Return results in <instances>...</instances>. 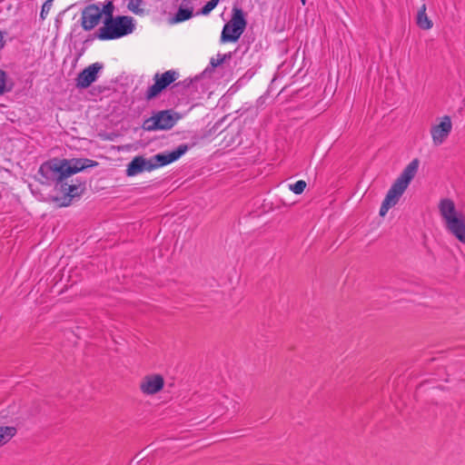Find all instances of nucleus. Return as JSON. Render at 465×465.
<instances>
[{
    "instance_id": "1",
    "label": "nucleus",
    "mask_w": 465,
    "mask_h": 465,
    "mask_svg": "<svg viewBox=\"0 0 465 465\" xmlns=\"http://www.w3.org/2000/svg\"><path fill=\"white\" fill-rule=\"evenodd\" d=\"M190 148L186 143L180 144L177 148L171 152H164L146 159L142 155H137L128 163L126 168L127 176H134L143 171H153L158 167H162L177 161Z\"/></svg>"
},
{
    "instance_id": "2",
    "label": "nucleus",
    "mask_w": 465,
    "mask_h": 465,
    "mask_svg": "<svg viewBox=\"0 0 465 465\" xmlns=\"http://www.w3.org/2000/svg\"><path fill=\"white\" fill-rule=\"evenodd\" d=\"M134 30V19L127 15H117L104 20V25L94 34L100 40L118 39L131 34Z\"/></svg>"
},
{
    "instance_id": "3",
    "label": "nucleus",
    "mask_w": 465,
    "mask_h": 465,
    "mask_svg": "<svg viewBox=\"0 0 465 465\" xmlns=\"http://www.w3.org/2000/svg\"><path fill=\"white\" fill-rule=\"evenodd\" d=\"M38 174L44 180H39L42 184L50 185L54 183V189L64 181L68 180L69 175L66 170L65 158L57 157L44 162L38 170Z\"/></svg>"
},
{
    "instance_id": "4",
    "label": "nucleus",
    "mask_w": 465,
    "mask_h": 465,
    "mask_svg": "<svg viewBox=\"0 0 465 465\" xmlns=\"http://www.w3.org/2000/svg\"><path fill=\"white\" fill-rule=\"evenodd\" d=\"M54 191L61 193V196H54L52 201L56 203L59 207H67L75 198H80L85 193L86 181L75 178L71 180V183H68L65 180Z\"/></svg>"
},
{
    "instance_id": "5",
    "label": "nucleus",
    "mask_w": 465,
    "mask_h": 465,
    "mask_svg": "<svg viewBox=\"0 0 465 465\" xmlns=\"http://www.w3.org/2000/svg\"><path fill=\"white\" fill-rule=\"evenodd\" d=\"M247 26L243 10L236 5L232 7L231 20L226 23L221 34L222 43H235L239 40Z\"/></svg>"
},
{
    "instance_id": "6",
    "label": "nucleus",
    "mask_w": 465,
    "mask_h": 465,
    "mask_svg": "<svg viewBox=\"0 0 465 465\" xmlns=\"http://www.w3.org/2000/svg\"><path fill=\"white\" fill-rule=\"evenodd\" d=\"M180 114L173 110H162L147 118L142 127L145 131L170 130L180 119Z\"/></svg>"
},
{
    "instance_id": "7",
    "label": "nucleus",
    "mask_w": 465,
    "mask_h": 465,
    "mask_svg": "<svg viewBox=\"0 0 465 465\" xmlns=\"http://www.w3.org/2000/svg\"><path fill=\"white\" fill-rule=\"evenodd\" d=\"M407 188L408 187L395 180L391 187L387 192V194L380 208L379 214L382 217L385 216L388 211L398 203L400 198Z\"/></svg>"
},
{
    "instance_id": "8",
    "label": "nucleus",
    "mask_w": 465,
    "mask_h": 465,
    "mask_svg": "<svg viewBox=\"0 0 465 465\" xmlns=\"http://www.w3.org/2000/svg\"><path fill=\"white\" fill-rule=\"evenodd\" d=\"M104 65L101 63H94L89 66L83 69L75 79L76 87L79 89H86L94 83L97 78L99 73L102 71Z\"/></svg>"
},
{
    "instance_id": "9",
    "label": "nucleus",
    "mask_w": 465,
    "mask_h": 465,
    "mask_svg": "<svg viewBox=\"0 0 465 465\" xmlns=\"http://www.w3.org/2000/svg\"><path fill=\"white\" fill-rule=\"evenodd\" d=\"M102 17L99 5L96 3L90 4L82 11L81 25L84 30L91 31L100 24Z\"/></svg>"
},
{
    "instance_id": "10",
    "label": "nucleus",
    "mask_w": 465,
    "mask_h": 465,
    "mask_svg": "<svg viewBox=\"0 0 465 465\" xmlns=\"http://www.w3.org/2000/svg\"><path fill=\"white\" fill-rule=\"evenodd\" d=\"M452 124L449 115H444L440 124H435L430 129L432 141L435 145L441 144L451 132Z\"/></svg>"
},
{
    "instance_id": "11",
    "label": "nucleus",
    "mask_w": 465,
    "mask_h": 465,
    "mask_svg": "<svg viewBox=\"0 0 465 465\" xmlns=\"http://www.w3.org/2000/svg\"><path fill=\"white\" fill-rule=\"evenodd\" d=\"M163 386L164 380L162 375H146L140 383V390L143 394L153 395L161 391Z\"/></svg>"
},
{
    "instance_id": "12",
    "label": "nucleus",
    "mask_w": 465,
    "mask_h": 465,
    "mask_svg": "<svg viewBox=\"0 0 465 465\" xmlns=\"http://www.w3.org/2000/svg\"><path fill=\"white\" fill-rule=\"evenodd\" d=\"M65 163L69 178L78 173L87 170L88 168H94L99 165L98 162L89 158L65 159Z\"/></svg>"
},
{
    "instance_id": "13",
    "label": "nucleus",
    "mask_w": 465,
    "mask_h": 465,
    "mask_svg": "<svg viewBox=\"0 0 465 465\" xmlns=\"http://www.w3.org/2000/svg\"><path fill=\"white\" fill-rule=\"evenodd\" d=\"M447 231L459 242L465 244V214L460 213L445 223Z\"/></svg>"
},
{
    "instance_id": "14",
    "label": "nucleus",
    "mask_w": 465,
    "mask_h": 465,
    "mask_svg": "<svg viewBox=\"0 0 465 465\" xmlns=\"http://www.w3.org/2000/svg\"><path fill=\"white\" fill-rule=\"evenodd\" d=\"M439 211L445 223L451 218L461 213L460 212H457L454 202L450 198H444L440 201Z\"/></svg>"
},
{
    "instance_id": "15",
    "label": "nucleus",
    "mask_w": 465,
    "mask_h": 465,
    "mask_svg": "<svg viewBox=\"0 0 465 465\" xmlns=\"http://www.w3.org/2000/svg\"><path fill=\"white\" fill-rule=\"evenodd\" d=\"M420 161L418 158L413 159L402 171L400 176L396 179L398 182L405 185L409 186L411 182L415 177L418 168H419Z\"/></svg>"
},
{
    "instance_id": "16",
    "label": "nucleus",
    "mask_w": 465,
    "mask_h": 465,
    "mask_svg": "<svg viewBox=\"0 0 465 465\" xmlns=\"http://www.w3.org/2000/svg\"><path fill=\"white\" fill-rule=\"evenodd\" d=\"M178 77V74L173 70H169L164 72L163 74H155L153 76L154 82L163 88L164 91L167 87H169L172 84H173Z\"/></svg>"
},
{
    "instance_id": "17",
    "label": "nucleus",
    "mask_w": 465,
    "mask_h": 465,
    "mask_svg": "<svg viewBox=\"0 0 465 465\" xmlns=\"http://www.w3.org/2000/svg\"><path fill=\"white\" fill-rule=\"evenodd\" d=\"M417 25L420 29L423 30H429L432 27L433 23L432 21L428 17L426 14V5L423 4L421 7L419 9L417 14Z\"/></svg>"
},
{
    "instance_id": "18",
    "label": "nucleus",
    "mask_w": 465,
    "mask_h": 465,
    "mask_svg": "<svg viewBox=\"0 0 465 465\" xmlns=\"http://www.w3.org/2000/svg\"><path fill=\"white\" fill-rule=\"evenodd\" d=\"M193 15V7H179L173 17L172 18L173 23H181L189 20Z\"/></svg>"
},
{
    "instance_id": "19",
    "label": "nucleus",
    "mask_w": 465,
    "mask_h": 465,
    "mask_svg": "<svg viewBox=\"0 0 465 465\" xmlns=\"http://www.w3.org/2000/svg\"><path fill=\"white\" fill-rule=\"evenodd\" d=\"M17 432L15 427L0 426V447L8 442Z\"/></svg>"
},
{
    "instance_id": "20",
    "label": "nucleus",
    "mask_w": 465,
    "mask_h": 465,
    "mask_svg": "<svg viewBox=\"0 0 465 465\" xmlns=\"http://www.w3.org/2000/svg\"><path fill=\"white\" fill-rule=\"evenodd\" d=\"M99 5V10L101 12L102 16H104V20H108L110 18L114 17V5L113 0H106L104 4L97 3Z\"/></svg>"
},
{
    "instance_id": "21",
    "label": "nucleus",
    "mask_w": 465,
    "mask_h": 465,
    "mask_svg": "<svg viewBox=\"0 0 465 465\" xmlns=\"http://www.w3.org/2000/svg\"><path fill=\"white\" fill-rule=\"evenodd\" d=\"M162 92H163V88L157 84V82H154L153 84L148 87L144 97L147 101H151L158 97Z\"/></svg>"
},
{
    "instance_id": "22",
    "label": "nucleus",
    "mask_w": 465,
    "mask_h": 465,
    "mask_svg": "<svg viewBox=\"0 0 465 465\" xmlns=\"http://www.w3.org/2000/svg\"><path fill=\"white\" fill-rule=\"evenodd\" d=\"M220 0H210L196 12V15H208L219 4Z\"/></svg>"
},
{
    "instance_id": "23",
    "label": "nucleus",
    "mask_w": 465,
    "mask_h": 465,
    "mask_svg": "<svg viewBox=\"0 0 465 465\" xmlns=\"http://www.w3.org/2000/svg\"><path fill=\"white\" fill-rule=\"evenodd\" d=\"M142 4L143 0H130L127 5V7L135 15H143L144 13V10L140 8V5Z\"/></svg>"
},
{
    "instance_id": "24",
    "label": "nucleus",
    "mask_w": 465,
    "mask_h": 465,
    "mask_svg": "<svg viewBox=\"0 0 465 465\" xmlns=\"http://www.w3.org/2000/svg\"><path fill=\"white\" fill-rule=\"evenodd\" d=\"M6 80H7V74L4 70L0 69V95H3L4 94L10 92L12 89V86L7 87L6 86Z\"/></svg>"
},
{
    "instance_id": "25",
    "label": "nucleus",
    "mask_w": 465,
    "mask_h": 465,
    "mask_svg": "<svg viewBox=\"0 0 465 465\" xmlns=\"http://www.w3.org/2000/svg\"><path fill=\"white\" fill-rule=\"evenodd\" d=\"M306 182L303 180L297 181L295 183L290 184V190L295 194H301L306 188Z\"/></svg>"
},
{
    "instance_id": "26",
    "label": "nucleus",
    "mask_w": 465,
    "mask_h": 465,
    "mask_svg": "<svg viewBox=\"0 0 465 465\" xmlns=\"http://www.w3.org/2000/svg\"><path fill=\"white\" fill-rule=\"evenodd\" d=\"M230 58H231V53L224 54L223 55L222 54H218V58L217 59H214V58L211 59L210 65L212 66L213 69H214L217 66H219L222 64H223L226 59H230Z\"/></svg>"
},
{
    "instance_id": "27",
    "label": "nucleus",
    "mask_w": 465,
    "mask_h": 465,
    "mask_svg": "<svg viewBox=\"0 0 465 465\" xmlns=\"http://www.w3.org/2000/svg\"><path fill=\"white\" fill-rule=\"evenodd\" d=\"M193 84L192 78H186L183 81H180L173 85V88H179L182 87L183 90H186L190 88V86Z\"/></svg>"
},
{
    "instance_id": "28",
    "label": "nucleus",
    "mask_w": 465,
    "mask_h": 465,
    "mask_svg": "<svg viewBox=\"0 0 465 465\" xmlns=\"http://www.w3.org/2000/svg\"><path fill=\"white\" fill-rule=\"evenodd\" d=\"M52 5H53V0H46L44 3V5L42 6L41 14H40L41 18H43V19L45 18L44 15L47 14L49 12V10L52 7Z\"/></svg>"
},
{
    "instance_id": "29",
    "label": "nucleus",
    "mask_w": 465,
    "mask_h": 465,
    "mask_svg": "<svg viewBox=\"0 0 465 465\" xmlns=\"http://www.w3.org/2000/svg\"><path fill=\"white\" fill-rule=\"evenodd\" d=\"M4 41H3V35H2V33L0 32V50L4 47Z\"/></svg>"
},
{
    "instance_id": "30",
    "label": "nucleus",
    "mask_w": 465,
    "mask_h": 465,
    "mask_svg": "<svg viewBox=\"0 0 465 465\" xmlns=\"http://www.w3.org/2000/svg\"><path fill=\"white\" fill-rule=\"evenodd\" d=\"M301 2H302V4L303 5H305V4H306V0H301Z\"/></svg>"
}]
</instances>
